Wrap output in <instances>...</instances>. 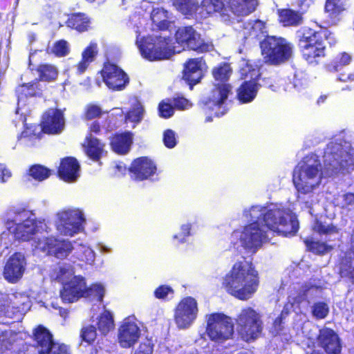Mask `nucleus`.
I'll use <instances>...</instances> for the list:
<instances>
[{
	"instance_id": "33",
	"label": "nucleus",
	"mask_w": 354,
	"mask_h": 354,
	"mask_svg": "<svg viewBox=\"0 0 354 354\" xmlns=\"http://www.w3.org/2000/svg\"><path fill=\"white\" fill-rule=\"evenodd\" d=\"M306 10H294L290 8H281L277 10L280 22H301Z\"/></svg>"
},
{
	"instance_id": "63",
	"label": "nucleus",
	"mask_w": 354,
	"mask_h": 354,
	"mask_svg": "<svg viewBox=\"0 0 354 354\" xmlns=\"http://www.w3.org/2000/svg\"><path fill=\"white\" fill-rule=\"evenodd\" d=\"M241 73L242 75H244L245 77H250V78L253 79L254 77H256L258 75V71L255 69H251V66L248 64H246L245 67L242 68L241 69Z\"/></svg>"
},
{
	"instance_id": "50",
	"label": "nucleus",
	"mask_w": 354,
	"mask_h": 354,
	"mask_svg": "<svg viewBox=\"0 0 354 354\" xmlns=\"http://www.w3.org/2000/svg\"><path fill=\"white\" fill-rule=\"evenodd\" d=\"M151 19L152 22H174L170 19L168 12L162 8L152 10Z\"/></svg>"
},
{
	"instance_id": "10",
	"label": "nucleus",
	"mask_w": 354,
	"mask_h": 354,
	"mask_svg": "<svg viewBox=\"0 0 354 354\" xmlns=\"http://www.w3.org/2000/svg\"><path fill=\"white\" fill-rule=\"evenodd\" d=\"M206 332L213 341L221 342L230 339L234 333V324L230 317L223 313L207 315Z\"/></svg>"
},
{
	"instance_id": "57",
	"label": "nucleus",
	"mask_w": 354,
	"mask_h": 354,
	"mask_svg": "<svg viewBox=\"0 0 354 354\" xmlns=\"http://www.w3.org/2000/svg\"><path fill=\"white\" fill-rule=\"evenodd\" d=\"M153 346L151 340L146 339L139 345L134 354H152Z\"/></svg>"
},
{
	"instance_id": "51",
	"label": "nucleus",
	"mask_w": 354,
	"mask_h": 354,
	"mask_svg": "<svg viewBox=\"0 0 354 354\" xmlns=\"http://www.w3.org/2000/svg\"><path fill=\"white\" fill-rule=\"evenodd\" d=\"M174 5L180 11L187 19L192 14V4L191 0H173Z\"/></svg>"
},
{
	"instance_id": "5",
	"label": "nucleus",
	"mask_w": 354,
	"mask_h": 354,
	"mask_svg": "<svg viewBox=\"0 0 354 354\" xmlns=\"http://www.w3.org/2000/svg\"><path fill=\"white\" fill-rule=\"evenodd\" d=\"M6 226L10 233L3 232L1 235V243L6 248L13 237L22 241H28L31 236L43 230L46 224L35 219V215L27 210L10 211L7 214Z\"/></svg>"
},
{
	"instance_id": "59",
	"label": "nucleus",
	"mask_w": 354,
	"mask_h": 354,
	"mask_svg": "<svg viewBox=\"0 0 354 354\" xmlns=\"http://www.w3.org/2000/svg\"><path fill=\"white\" fill-rule=\"evenodd\" d=\"M90 19L84 12H74L68 15L66 22H89Z\"/></svg>"
},
{
	"instance_id": "37",
	"label": "nucleus",
	"mask_w": 354,
	"mask_h": 354,
	"mask_svg": "<svg viewBox=\"0 0 354 354\" xmlns=\"http://www.w3.org/2000/svg\"><path fill=\"white\" fill-rule=\"evenodd\" d=\"M343 10L340 0H326L324 11L330 19H339V16Z\"/></svg>"
},
{
	"instance_id": "22",
	"label": "nucleus",
	"mask_w": 354,
	"mask_h": 354,
	"mask_svg": "<svg viewBox=\"0 0 354 354\" xmlns=\"http://www.w3.org/2000/svg\"><path fill=\"white\" fill-rule=\"evenodd\" d=\"M59 176L66 182H74L80 176V165L76 159L66 158L60 163Z\"/></svg>"
},
{
	"instance_id": "58",
	"label": "nucleus",
	"mask_w": 354,
	"mask_h": 354,
	"mask_svg": "<svg viewBox=\"0 0 354 354\" xmlns=\"http://www.w3.org/2000/svg\"><path fill=\"white\" fill-rule=\"evenodd\" d=\"M159 113L162 118H169L174 114V107L169 103L162 102L159 104Z\"/></svg>"
},
{
	"instance_id": "27",
	"label": "nucleus",
	"mask_w": 354,
	"mask_h": 354,
	"mask_svg": "<svg viewBox=\"0 0 354 354\" xmlns=\"http://www.w3.org/2000/svg\"><path fill=\"white\" fill-rule=\"evenodd\" d=\"M259 85L255 80L243 82L237 91V96L239 101L243 103L252 102L257 95Z\"/></svg>"
},
{
	"instance_id": "23",
	"label": "nucleus",
	"mask_w": 354,
	"mask_h": 354,
	"mask_svg": "<svg viewBox=\"0 0 354 354\" xmlns=\"http://www.w3.org/2000/svg\"><path fill=\"white\" fill-rule=\"evenodd\" d=\"M300 47L304 59L310 64L317 63L316 59L325 55V46L322 39L302 44Z\"/></svg>"
},
{
	"instance_id": "28",
	"label": "nucleus",
	"mask_w": 354,
	"mask_h": 354,
	"mask_svg": "<svg viewBox=\"0 0 354 354\" xmlns=\"http://www.w3.org/2000/svg\"><path fill=\"white\" fill-rule=\"evenodd\" d=\"M232 11L238 16H247L254 12L257 6V0H230Z\"/></svg>"
},
{
	"instance_id": "31",
	"label": "nucleus",
	"mask_w": 354,
	"mask_h": 354,
	"mask_svg": "<svg viewBox=\"0 0 354 354\" xmlns=\"http://www.w3.org/2000/svg\"><path fill=\"white\" fill-rule=\"evenodd\" d=\"M97 45L91 42L82 53V60L77 65V70L79 74L83 73L88 65L94 60L97 54Z\"/></svg>"
},
{
	"instance_id": "15",
	"label": "nucleus",
	"mask_w": 354,
	"mask_h": 354,
	"mask_svg": "<svg viewBox=\"0 0 354 354\" xmlns=\"http://www.w3.org/2000/svg\"><path fill=\"white\" fill-rule=\"evenodd\" d=\"M140 328L134 318L126 319L118 330V342L123 348H130L139 339Z\"/></svg>"
},
{
	"instance_id": "18",
	"label": "nucleus",
	"mask_w": 354,
	"mask_h": 354,
	"mask_svg": "<svg viewBox=\"0 0 354 354\" xmlns=\"http://www.w3.org/2000/svg\"><path fill=\"white\" fill-rule=\"evenodd\" d=\"M30 300L29 297L24 293H16L12 295V298L7 296L3 297L0 299V315L11 317L12 312L10 310V304L12 308H15L18 312L24 313L30 308Z\"/></svg>"
},
{
	"instance_id": "12",
	"label": "nucleus",
	"mask_w": 354,
	"mask_h": 354,
	"mask_svg": "<svg viewBox=\"0 0 354 354\" xmlns=\"http://www.w3.org/2000/svg\"><path fill=\"white\" fill-rule=\"evenodd\" d=\"M176 42L189 50L208 52L214 48L211 42H205L201 35L191 26L178 28L175 32Z\"/></svg>"
},
{
	"instance_id": "2",
	"label": "nucleus",
	"mask_w": 354,
	"mask_h": 354,
	"mask_svg": "<svg viewBox=\"0 0 354 354\" xmlns=\"http://www.w3.org/2000/svg\"><path fill=\"white\" fill-rule=\"evenodd\" d=\"M226 292L240 300L250 299L259 285V273L251 263L245 260L234 263L222 281Z\"/></svg>"
},
{
	"instance_id": "45",
	"label": "nucleus",
	"mask_w": 354,
	"mask_h": 354,
	"mask_svg": "<svg viewBox=\"0 0 354 354\" xmlns=\"http://www.w3.org/2000/svg\"><path fill=\"white\" fill-rule=\"evenodd\" d=\"M144 115V109L140 102H136L127 113L125 118L132 122H139Z\"/></svg>"
},
{
	"instance_id": "55",
	"label": "nucleus",
	"mask_w": 354,
	"mask_h": 354,
	"mask_svg": "<svg viewBox=\"0 0 354 354\" xmlns=\"http://www.w3.org/2000/svg\"><path fill=\"white\" fill-rule=\"evenodd\" d=\"M328 308L324 303L319 302L313 306V314L317 319L324 318L328 315Z\"/></svg>"
},
{
	"instance_id": "4",
	"label": "nucleus",
	"mask_w": 354,
	"mask_h": 354,
	"mask_svg": "<svg viewBox=\"0 0 354 354\" xmlns=\"http://www.w3.org/2000/svg\"><path fill=\"white\" fill-rule=\"evenodd\" d=\"M149 25L151 34L142 36L137 30L136 44L142 56L149 61L169 59L174 54L171 46V24H147Z\"/></svg>"
},
{
	"instance_id": "52",
	"label": "nucleus",
	"mask_w": 354,
	"mask_h": 354,
	"mask_svg": "<svg viewBox=\"0 0 354 354\" xmlns=\"http://www.w3.org/2000/svg\"><path fill=\"white\" fill-rule=\"evenodd\" d=\"M101 108L96 104H88L85 108L84 117L87 120H92L102 115Z\"/></svg>"
},
{
	"instance_id": "44",
	"label": "nucleus",
	"mask_w": 354,
	"mask_h": 354,
	"mask_svg": "<svg viewBox=\"0 0 354 354\" xmlns=\"http://www.w3.org/2000/svg\"><path fill=\"white\" fill-rule=\"evenodd\" d=\"M37 85L35 84H28L20 86L17 90L18 106L23 103L24 99L28 96H32L35 94Z\"/></svg>"
},
{
	"instance_id": "17",
	"label": "nucleus",
	"mask_w": 354,
	"mask_h": 354,
	"mask_svg": "<svg viewBox=\"0 0 354 354\" xmlns=\"http://www.w3.org/2000/svg\"><path fill=\"white\" fill-rule=\"evenodd\" d=\"M26 259L21 252H15L8 259L3 270L4 278L10 283L17 282L23 276Z\"/></svg>"
},
{
	"instance_id": "30",
	"label": "nucleus",
	"mask_w": 354,
	"mask_h": 354,
	"mask_svg": "<svg viewBox=\"0 0 354 354\" xmlns=\"http://www.w3.org/2000/svg\"><path fill=\"white\" fill-rule=\"evenodd\" d=\"M132 143V135L125 133L115 136L111 142L112 149L117 153H127Z\"/></svg>"
},
{
	"instance_id": "54",
	"label": "nucleus",
	"mask_w": 354,
	"mask_h": 354,
	"mask_svg": "<svg viewBox=\"0 0 354 354\" xmlns=\"http://www.w3.org/2000/svg\"><path fill=\"white\" fill-rule=\"evenodd\" d=\"M81 337L86 342L92 343L96 337L95 328L93 326L84 327L82 330Z\"/></svg>"
},
{
	"instance_id": "47",
	"label": "nucleus",
	"mask_w": 354,
	"mask_h": 354,
	"mask_svg": "<svg viewBox=\"0 0 354 354\" xmlns=\"http://www.w3.org/2000/svg\"><path fill=\"white\" fill-rule=\"evenodd\" d=\"M305 243L311 251L317 254H325L333 249V246L322 242L313 241L307 239L305 241Z\"/></svg>"
},
{
	"instance_id": "56",
	"label": "nucleus",
	"mask_w": 354,
	"mask_h": 354,
	"mask_svg": "<svg viewBox=\"0 0 354 354\" xmlns=\"http://www.w3.org/2000/svg\"><path fill=\"white\" fill-rule=\"evenodd\" d=\"M163 142L167 147H174L176 145L175 133L170 129L165 131L163 134Z\"/></svg>"
},
{
	"instance_id": "11",
	"label": "nucleus",
	"mask_w": 354,
	"mask_h": 354,
	"mask_svg": "<svg viewBox=\"0 0 354 354\" xmlns=\"http://www.w3.org/2000/svg\"><path fill=\"white\" fill-rule=\"evenodd\" d=\"M56 227L57 231L64 236H73L82 229L85 219L79 209H68L57 214Z\"/></svg>"
},
{
	"instance_id": "7",
	"label": "nucleus",
	"mask_w": 354,
	"mask_h": 354,
	"mask_svg": "<svg viewBox=\"0 0 354 354\" xmlns=\"http://www.w3.org/2000/svg\"><path fill=\"white\" fill-rule=\"evenodd\" d=\"M321 164L316 155L306 156L294 171L293 183L299 194L313 192L321 184Z\"/></svg>"
},
{
	"instance_id": "60",
	"label": "nucleus",
	"mask_w": 354,
	"mask_h": 354,
	"mask_svg": "<svg viewBox=\"0 0 354 354\" xmlns=\"http://www.w3.org/2000/svg\"><path fill=\"white\" fill-rule=\"evenodd\" d=\"M48 354H70L68 346L64 344L56 343L51 346Z\"/></svg>"
},
{
	"instance_id": "53",
	"label": "nucleus",
	"mask_w": 354,
	"mask_h": 354,
	"mask_svg": "<svg viewBox=\"0 0 354 354\" xmlns=\"http://www.w3.org/2000/svg\"><path fill=\"white\" fill-rule=\"evenodd\" d=\"M337 205L342 209H351L354 207V194L346 193L340 197Z\"/></svg>"
},
{
	"instance_id": "36",
	"label": "nucleus",
	"mask_w": 354,
	"mask_h": 354,
	"mask_svg": "<svg viewBox=\"0 0 354 354\" xmlns=\"http://www.w3.org/2000/svg\"><path fill=\"white\" fill-rule=\"evenodd\" d=\"M232 74V68L229 64L222 63L214 67L212 70V75L215 81L220 82V84L225 83Z\"/></svg>"
},
{
	"instance_id": "1",
	"label": "nucleus",
	"mask_w": 354,
	"mask_h": 354,
	"mask_svg": "<svg viewBox=\"0 0 354 354\" xmlns=\"http://www.w3.org/2000/svg\"><path fill=\"white\" fill-rule=\"evenodd\" d=\"M243 216L250 223L241 232H234L232 237L239 239L241 245L251 252L267 241L269 230L288 236H294L299 229L296 216L281 205H253L244 210Z\"/></svg>"
},
{
	"instance_id": "26",
	"label": "nucleus",
	"mask_w": 354,
	"mask_h": 354,
	"mask_svg": "<svg viewBox=\"0 0 354 354\" xmlns=\"http://www.w3.org/2000/svg\"><path fill=\"white\" fill-rule=\"evenodd\" d=\"M52 338V335L46 328L39 326L36 329L35 340L40 354L48 353L50 351L51 346L55 344Z\"/></svg>"
},
{
	"instance_id": "8",
	"label": "nucleus",
	"mask_w": 354,
	"mask_h": 354,
	"mask_svg": "<svg viewBox=\"0 0 354 354\" xmlns=\"http://www.w3.org/2000/svg\"><path fill=\"white\" fill-rule=\"evenodd\" d=\"M262 54L268 61L278 64L288 60L293 53V46L283 37L268 36L261 42Z\"/></svg>"
},
{
	"instance_id": "43",
	"label": "nucleus",
	"mask_w": 354,
	"mask_h": 354,
	"mask_svg": "<svg viewBox=\"0 0 354 354\" xmlns=\"http://www.w3.org/2000/svg\"><path fill=\"white\" fill-rule=\"evenodd\" d=\"M55 241V238H39L37 241L35 240L32 243V246L35 247V250H39L44 252H47L48 254H51V250L53 248V244Z\"/></svg>"
},
{
	"instance_id": "16",
	"label": "nucleus",
	"mask_w": 354,
	"mask_h": 354,
	"mask_svg": "<svg viewBox=\"0 0 354 354\" xmlns=\"http://www.w3.org/2000/svg\"><path fill=\"white\" fill-rule=\"evenodd\" d=\"M103 81L112 90H121L128 83L125 73L115 64L107 63L102 70Z\"/></svg>"
},
{
	"instance_id": "48",
	"label": "nucleus",
	"mask_w": 354,
	"mask_h": 354,
	"mask_svg": "<svg viewBox=\"0 0 354 354\" xmlns=\"http://www.w3.org/2000/svg\"><path fill=\"white\" fill-rule=\"evenodd\" d=\"M313 230L320 234L326 235H338V229L333 225H326L319 222H316L313 226Z\"/></svg>"
},
{
	"instance_id": "46",
	"label": "nucleus",
	"mask_w": 354,
	"mask_h": 354,
	"mask_svg": "<svg viewBox=\"0 0 354 354\" xmlns=\"http://www.w3.org/2000/svg\"><path fill=\"white\" fill-rule=\"evenodd\" d=\"M50 51L57 57H64L69 54L70 46L66 41L62 39L56 41Z\"/></svg>"
},
{
	"instance_id": "25",
	"label": "nucleus",
	"mask_w": 354,
	"mask_h": 354,
	"mask_svg": "<svg viewBox=\"0 0 354 354\" xmlns=\"http://www.w3.org/2000/svg\"><path fill=\"white\" fill-rule=\"evenodd\" d=\"M201 59H190L185 64L183 78L189 84H196L202 78Z\"/></svg>"
},
{
	"instance_id": "21",
	"label": "nucleus",
	"mask_w": 354,
	"mask_h": 354,
	"mask_svg": "<svg viewBox=\"0 0 354 354\" xmlns=\"http://www.w3.org/2000/svg\"><path fill=\"white\" fill-rule=\"evenodd\" d=\"M318 342L328 353L338 354L340 352L341 346L338 336L330 328H324L319 330Z\"/></svg>"
},
{
	"instance_id": "61",
	"label": "nucleus",
	"mask_w": 354,
	"mask_h": 354,
	"mask_svg": "<svg viewBox=\"0 0 354 354\" xmlns=\"http://www.w3.org/2000/svg\"><path fill=\"white\" fill-rule=\"evenodd\" d=\"M172 292L173 291L170 287L161 286L155 290L154 294L156 298L164 299Z\"/></svg>"
},
{
	"instance_id": "62",
	"label": "nucleus",
	"mask_w": 354,
	"mask_h": 354,
	"mask_svg": "<svg viewBox=\"0 0 354 354\" xmlns=\"http://www.w3.org/2000/svg\"><path fill=\"white\" fill-rule=\"evenodd\" d=\"M174 106L178 109L184 110L191 107L192 104L189 102L188 100L184 97H178L175 99Z\"/></svg>"
},
{
	"instance_id": "3",
	"label": "nucleus",
	"mask_w": 354,
	"mask_h": 354,
	"mask_svg": "<svg viewBox=\"0 0 354 354\" xmlns=\"http://www.w3.org/2000/svg\"><path fill=\"white\" fill-rule=\"evenodd\" d=\"M51 277L61 281L64 286L60 292L64 302L72 303L82 297L93 296L101 301L104 294V288L101 284H94L87 288L84 279L81 276H74V270L69 264L59 265L53 272Z\"/></svg>"
},
{
	"instance_id": "29",
	"label": "nucleus",
	"mask_w": 354,
	"mask_h": 354,
	"mask_svg": "<svg viewBox=\"0 0 354 354\" xmlns=\"http://www.w3.org/2000/svg\"><path fill=\"white\" fill-rule=\"evenodd\" d=\"M84 147L87 156L93 160H98L105 153L104 145L91 135L86 137Z\"/></svg>"
},
{
	"instance_id": "41",
	"label": "nucleus",
	"mask_w": 354,
	"mask_h": 354,
	"mask_svg": "<svg viewBox=\"0 0 354 354\" xmlns=\"http://www.w3.org/2000/svg\"><path fill=\"white\" fill-rule=\"evenodd\" d=\"M77 259L80 261H84L88 264H92L95 261V253L88 247L83 245H80L76 248Z\"/></svg>"
},
{
	"instance_id": "20",
	"label": "nucleus",
	"mask_w": 354,
	"mask_h": 354,
	"mask_svg": "<svg viewBox=\"0 0 354 354\" xmlns=\"http://www.w3.org/2000/svg\"><path fill=\"white\" fill-rule=\"evenodd\" d=\"M156 167L153 162L147 158H140L135 160L130 168L133 177L137 180H144L153 175Z\"/></svg>"
},
{
	"instance_id": "49",
	"label": "nucleus",
	"mask_w": 354,
	"mask_h": 354,
	"mask_svg": "<svg viewBox=\"0 0 354 354\" xmlns=\"http://www.w3.org/2000/svg\"><path fill=\"white\" fill-rule=\"evenodd\" d=\"M30 175L39 181L44 180L49 177L50 171L41 165H35L30 169Z\"/></svg>"
},
{
	"instance_id": "39",
	"label": "nucleus",
	"mask_w": 354,
	"mask_h": 354,
	"mask_svg": "<svg viewBox=\"0 0 354 354\" xmlns=\"http://www.w3.org/2000/svg\"><path fill=\"white\" fill-rule=\"evenodd\" d=\"M38 72L41 80L53 81L55 80L58 75L57 68L51 64H44L39 66Z\"/></svg>"
},
{
	"instance_id": "14",
	"label": "nucleus",
	"mask_w": 354,
	"mask_h": 354,
	"mask_svg": "<svg viewBox=\"0 0 354 354\" xmlns=\"http://www.w3.org/2000/svg\"><path fill=\"white\" fill-rule=\"evenodd\" d=\"M41 127L44 133L59 134L65 127L64 112L56 109L47 110L42 116Z\"/></svg>"
},
{
	"instance_id": "34",
	"label": "nucleus",
	"mask_w": 354,
	"mask_h": 354,
	"mask_svg": "<svg viewBox=\"0 0 354 354\" xmlns=\"http://www.w3.org/2000/svg\"><path fill=\"white\" fill-rule=\"evenodd\" d=\"M42 133L44 132L41 126L37 124H30V126L26 125L25 129L21 134L19 140L26 145H28V142L32 143L34 140L39 139Z\"/></svg>"
},
{
	"instance_id": "6",
	"label": "nucleus",
	"mask_w": 354,
	"mask_h": 354,
	"mask_svg": "<svg viewBox=\"0 0 354 354\" xmlns=\"http://www.w3.org/2000/svg\"><path fill=\"white\" fill-rule=\"evenodd\" d=\"M324 168L327 175L354 169V150L346 141L331 142L324 154Z\"/></svg>"
},
{
	"instance_id": "19",
	"label": "nucleus",
	"mask_w": 354,
	"mask_h": 354,
	"mask_svg": "<svg viewBox=\"0 0 354 354\" xmlns=\"http://www.w3.org/2000/svg\"><path fill=\"white\" fill-rule=\"evenodd\" d=\"M317 29L304 28L297 31V36L299 38V46L302 44L313 42L324 37L328 40L330 44H335L336 41L333 34L326 28L321 26H317Z\"/></svg>"
},
{
	"instance_id": "9",
	"label": "nucleus",
	"mask_w": 354,
	"mask_h": 354,
	"mask_svg": "<svg viewBox=\"0 0 354 354\" xmlns=\"http://www.w3.org/2000/svg\"><path fill=\"white\" fill-rule=\"evenodd\" d=\"M236 322L239 335L246 342L257 338L261 332V317L250 307L242 309Z\"/></svg>"
},
{
	"instance_id": "40",
	"label": "nucleus",
	"mask_w": 354,
	"mask_h": 354,
	"mask_svg": "<svg viewBox=\"0 0 354 354\" xmlns=\"http://www.w3.org/2000/svg\"><path fill=\"white\" fill-rule=\"evenodd\" d=\"M318 287L310 283L302 286L298 295L295 297V301L301 304L308 300V297L316 295L318 292Z\"/></svg>"
},
{
	"instance_id": "13",
	"label": "nucleus",
	"mask_w": 354,
	"mask_h": 354,
	"mask_svg": "<svg viewBox=\"0 0 354 354\" xmlns=\"http://www.w3.org/2000/svg\"><path fill=\"white\" fill-rule=\"evenodd\" d=\"M198 313V303L191 297L183 299L176 306L174 319L179 329L189 328L195 322Z\"/></svg>"
},
{
	"instance_id": "35",
	"label": "nucleus",
	"mask_w": 354,
	"mask_h": 354,
	"mask_svg": "<svg viewBox=\"0 0 354 354\" xmlns=\"http://www.w3.org/2000/svg\"><path fill=\"white\" fill-rule=\"evenodd\" d=\"M54 243L50 254L58 259L66 257L73 249L71 243L68 241L55 239Z\"/></svg>"
},
{
	"instance_id": "24",
	"label": "nucleus",
	"mask_w": 354,
	"mask_h": 354,
	"mask_svg": "<svg viewBox=\"0 0 354 354\" xmlns=\"http://www.w3.org/2000/svg\"><path fill=\"white\" fill-rule=\"evenodd\" d=\"M231 91L230 84L226 83H218L214 84V88L212 90L208 101L206 104L210 109L214 106H220L227 100L228 95Z\"/></svg>"
},
{
	"instance_id": "42",
	"label": "nucleus",
	"mask_w": 354,
	"mask_h": 354,
	"mask_svg": "<svg viewBox=\"0 0 354 354\" xmlns=\"http://www.w3.org/2000/svg\"><path fill=\"white\" fill-rule=\"evenodd\" d=\"M351 60L352 57L350 54L346 52L341 53L333 61L331 66H329L331 67L329 71H337L341 68L348 65Z\"/></svg>"
},
{
	"instance_id": "32",
	"label": "nucleus",
	"mask_w": 354,
	"mask_h": 354,
	"mask_svg": "<svg viewBox=\"0 0 354 354\" xmlns=\"http://www.w3.org/2000/svg\"><path fill=\"white\" fill-rule=\"evenodd\" d=\"M222 2L218 0H203L196 8V12L201 18L205 19L222 8Z\"/></svg>"
},
{
	"instance_id": "64",
	"label": "nucleus",
	"mask_w": 354,
	"mask_h": 354,
	"mask_svg": "<svg viewBox=\"0 0 354 354\" xmlns=\"http://www.w3.org/2000/svg\"><path fill=\"white\" fill-rule=\"evenodd\" d=\"M15 12L12 10L8 12L3 10V12H0V21L13 22L15 21Z\"/></svg>"
},
{
	"instance_id": "38",
	"label": "nucleus",
	"mask_w": 354,
	"mask_h": 354,
	"mask_svg": "<svg viewBox=\"0 0 354 354\" xmlns=\"http://www.w3.org/2000/svg\"><path fill=\"white\" fill-rule=\"evenodd\" d=\"M114 327L113 319L111 313L109 311L104 310L101 314L97 322L98 330L102 334H106Z\"/></svg>"
}]
</instances>
